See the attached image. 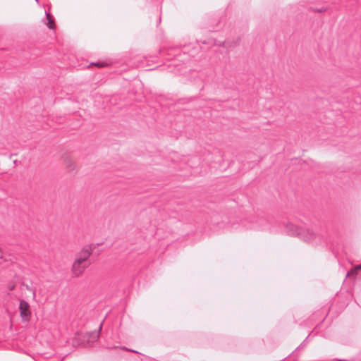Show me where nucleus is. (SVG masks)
<instances>
[{"mask_svg":"<svg viewBox=\"0 0 361 361\" xmlns=\"http://www.w3.org/2000/svg\"><path fill=\"white\" fill-rule=\"evenodd\" d=\"M287 232L291 235H298L305 241H310L316 236V233L312 230H302L291 224L287 225Z\"/></svg>","mask_w":361,"mask_h":361,"instance_id":"f257e3e1","label":"nucleus"},{"mask_svg":"<svg viewBox=\"0 0 361 361\" xmlns=\"http://www.w3.org/2000/svg\"><path fill=\"white\" fill-rule=\"evenodd\" d=\"M20 315L24 322H29L31 317L30 305L24 300L20 301L19 305Z\"/></svg>","mask_w":361,"mask_h":361,"instance_id":"f03ea898","label":"nucleus"},{"mask_svg":"<svg viewBox=\"0 0 361 361\" xmlns=\"http://www.w3.org/2000/svg\"><path fill=\"white\" fill-rule=\"evenodd\" d=\"M94 247L92 245H87L82 247V249L76 254L75 256L81 257L86 261H90V257L94 250Z\"/></svg>","mask_w":361,"mask_h":361,"instance_id":"7ed1b4c3","label":"nucleus"},{"mask_svg":"<svg viewBox=\"0 0 361 361\" xmlns=\"http://www.w3.org/2000/svg\"><path fill=\"white\" fill-rule=\"evenodd\" d=\"M89 266L83 264V263H78V261H74L73 265H72V273L73 274L78 277L82 274L85 269H87Z\"/></svg>","mask_w":361,"mask_h":361,"instance_id":"20e7f679","label":"nucleus"},{"mask_svg":"<svg viewBox=\"0 0 361 361\" xmlns=\"http://www.w3.org/2000/svg\"><path fill=\"white\" fill-rule=\"evenodd\" d=\"M102 326V324H100L99 331H101ZM87 341L88 342H94L95 341H97L98 339V338L99 336V331L90 332L87 335Z\"/></svg>","mask_w":361,"mask_h":361,"instance_id":"39448f33","label":"nucleus"},{"mask_svg":"<svg viewBox=\"0 0 361 361\" xmlns=\"http://www.w3.org/2000/svg\"><path fill=\"white\" fill-rule=\"evenodd\" d=\"M66 167L69 171H73L76 169L74 161L71 159H66L65 161Z\"/></svg>","mask_w":361,"mask_h":361,"instance_id":"423d86ee","label":"nucleus"},{"mask_svg":"<svg viewBox=\"0 0 361 361\" xmlns=\"http://www.w3.org/2000/svg\"><path fill=\"white\" fill-rule=\"evenodd\" d=\"M47 18L48 20V23H47L48 27L51 29H53L54 27V20L52 19V18L49 13H47Z\"/></svg>","mask_w":361,"mask_h":361,"instance_id":"0eeeda50","label":"nucleus"},{"mask_svg":"<svg viewBox=\"0 0 361 361\" xmlns=\"http://www.w3.org/2000/svg\"><path fill=\"white\" fill-rule=\"evenodd\" d=\"M75 261H78V262L79 263H83L87 266H90L91 264V262L90 261H86L83 259H82L81 257H78L77 256H75Z\"/></svg>","mask_w":361,"mask_h":361,"instance_id":"6e6552de","label":"nucleus"},{"mask_svg":"<svg viewBox=\"0 0 361 361\" xmlns=\"http://www.w3.org/2000/svg\"><path fill=\"white\" fill-rule=\"evenodd\" d=\"M357 270H361V264L357 265L355 269L352 270L350 272H348L346 276L348 277L350 274H357Z\"/></svg>","mask_w":361,"mask_h":361,"instance_id":"1a4fd4ad","label":"nucleus"},{"mask_svg":"<svg viewBox=\"0 0 361 361\" xmlns=\"http://www.w3.org/2000/svg\"><path fill=\"white\" fill-rule=\"evenodd\" d=\"M215 44L219 45L220 47H226V48H230L231 47V46L228 45V42H219L218 43H215Z\"/></svg>","mask_w":361,"mask_h":361,"instance_id":"9d476101","label":"nucleus"},{"mask_svg":"<svg viewBox=\"0 0 361 361\" xmlns=\"http://www.w3.org/2000/svg\"><path fill=\"white\" fill-rule=\"evenodd\" d=\"M25 288H26L27 290H28L32 292L33 298H35V297H36L35 290L31 288L28 285H25Z\"/></svg>","mask_w":361,"mask_h":361,"instance_id":"9b49d317","label":"nucleus"},{"mask_svg":"<svg viewBox=\"0 0 361 361\" xmlns=\"http://www.w3.org/2000/svg\"><path fill=\"white\" fill-rule=\"evenodd\" d=\"M4 257L2 253V251L0 250V264H2L3 261H6V259H4Z\"/></svg>","mask_w":361,"mask_h":361,"instance_id":"f8f14e48","label":"nucleus"},{"mask_svg":"<svg viewBox=\"0 0 361 361\" xmlns=\"http://www.w3.org/2000/svg\"><path fill=\"white\" fill-rule=\"evenodd\" d=\"M94 65L97 67H103L105 66V64L104 63H95Z\"/></svg>","mask_w":361,"mask_h":361,"instance_id":"ddd939ff","label":"nucleus"},{"mask_svg":"<svg viewBox=\"0 0 361 361\" xmlns=\"http://www.w3.org/2000/svg\"><path fill=\"white\" fill-rule=\"evenodd\" d=\"M259 221H261V222H265V221H266V219L261 218V219H259Z\"/></svg>","mask_w":361,"mask_h":361,"instance_id":"4468645a","label":"nucleus"},{"mask_svg":"<svg viewBox=\"0 0 361 361\" xmlns=\"http://www.w3.org/2000/svg\"><path fill=\"white\" fill-rule=\"evenodd\" d=\"M14 288V285L9 287L10 290H13Z\"/></svg>","mask_w":361,"mask_h":361,"instance_id":"2eb2a0df","label":"nucleus"},{"mask_svg":"<svg viewBox=\"0 0 361 361\" xmlns=\"http://www.w3.org/2000/svg\"><path fill=\"white\" fill-rule=\"evenodd\" d=\"M325 11V9H324V8H323V9H319V10H318V12H322V11Z\"/></svg>","mask_w":361,"mask_h":361,"instance_id":"dca6fc26","label":"nucleus"}]
</instances>
